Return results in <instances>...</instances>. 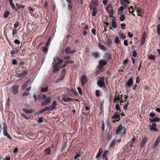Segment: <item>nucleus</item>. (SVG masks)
<instances>
[{
  "label": "nucleus",
  "mask_w": 160,
  "mask_h": 160,
  "mask_svg": "<svg viewBox=\"0 0 160 160\" xmlns=\"http://www.w3.org/2000/svg\"><path fill=\"white\" fill-rule=\"evenodd\" d=\"M59 68L57 67L56 66H53V72L54 73H55L56 72L58 71Z\"/></svg>",
  "instance_id": "nucleus-42"
},
{
  "label": "nucleus",
  "mask_w": 160,
  "mask_h": 160,
  "mask_svg": "<svg viewBox=\"0 0 160 160\" xmlns=\"http://www.w3.org/2000/svg\"><path fill=\"white\" fill-rule=\"evenodd\" d=\"M9 14V12L8 11H7L4 12L3 15V17L4 18H7Z\"/></svg>",
  "instance_id": "nucleus-36"
},
{
  "label": "nucleus",
  "mask_w": 160,
  "mask_h": 160,
  "mask_svg": "<svg viewBox=\"0 0 160 160\" xmlns=\"http://www.w3.org/2000/svg\"><path fill=\"white\" fill-rule=\"evenodd\" d=\"M71 63V64H73L74 63V62L72 60H67L65 61V63L63 65H62L61 66L60 68H64L67 65L68 63Z\"/></svg>",
  "instance_id": "nucleus-12"
},
{
  "label": "nucleus",
  "mask_w": 160,
  "mask_h": 160,
  "mask_svg": "<svg viewBox=\"0 0 160 160\" xmlns=\"http://www.w3.org/2000/svg\"><path fill=\"white\" fill-rule=\"evenodd\" d=\"M57 105V102L55 100L53 101L51 105L48 107L49 108V110L52 111V110L56 109V106Z\"/></svg>",
  "instance_id": "nucleus-6"
},
{
  "label": "nucleus",
  "mask_w": 160,
  "mask_h": 160,
  "mask_svg": "<svg viewBox=\"0 0 160 160\" xmlns=\"http://www.w3.org/2000/svg\"><path fill=\"white\" fill-rule=\"evenodd\" d=\"M147 142V138L144 137L140 142V147L141 148L143 147L146 143Z\"/></svg>",
  "instance_id": "nucleus-13"
},
{
  "label": "nucleus",
  "mask_w": 160,
  "mask_h": 160,
  "mask_svg": "<svg viewBox=\"0 0 160 160\" xmlns=\"http://www.w3.org/2000/svg\"><path fill=\"white\" fill-rule=\"evenodd\" d=\"M28 82H25L24 84L22 85V89L23 90L28 85Z\"/></svg>",
  "instance_id": "nucleus-41"
},
{
  "label": "nucleus",
  "mask_w": 160,
  "mask_h": 160,
  "mask_svg": "<svg viewBox=\"0 0 160 160\" xmlns=\"http://www.w3.org/2000/svg\"><path fill=\"white\" fill-rule=\"evenodd\" d=\"M125 18V15L122 14L120 16L119 19L121 21H123L124 20Z\"/></svg>",
  "instance_id": "nucleus-44"
},
{
  "label": "nucleus",
  "mask_w": 160,
  "mask_h": 160,
  "mask_svg": "<svg viewBox=\"0 0 160 160\" xmlns=\"http://www.w3.org/2000/svg\"><path fill=\"white\" fill-rule=\"evenodd\" d=\"M144 32L143 33L142 36L141 38V45L142 46L143 45L145 41V36L144 35Z\"/></svg>",
  "instance_id": "nucleus-22"
},
{
  "label": "nucleus",
  "mask_w": 160,
  "mask_h": 160,
  "mask_svg": "<svg viewBox=\"0 0 160 160\" xmlns=\"http://www.w3.org/2000/svg\"><path fill=\"white\" fill-rule=\"evenodd\" d=\"M48 104V103L46 101H45L41 103V105L42 106H45L47 105Z\"/></svg>",
  "instance_id": "nucleus-56"
},
{
  "label": "nucleus",
  "mask_w": 160,
  "mask_h": 160,
  "mask_svg": "<svg viewBox=\"0 0 160 160\" xmlns=\"http://www.w3.org/2000/svg\"><path fill=\"white\" fill-rule=\"evenodd\" d=\"M18 86L17 85H13L12 86V91L13 93L16 94L18 92Z\"/></svg>",
  "instance_id": "nucleus-8"
},
{
  "label": "nucleus",
  "mask_w": 160,
  "mask_h": 160,
  "mask_svg": "<svg viewBox=\"0 0 160 160\" xmlns=\"http://www.w3.org/2000/svg\"><path fill=\"white\" fill-rule=\"evenodd\" d=\"M22 111L26 114H30L33 112V111L31 109H28L26 108H23Z\"/></svg>",
  "instance_id": "nucleus-14"
},
{
  "label": "nucleus",
  "mask_w": 160,
  "mask_h": 160,
  "mask_svg": "<svg viewBox=\"0 0 160 160\" xmlns=\"http://www.w3.org/2000/svg\"><path fill=\"white\" fill-rule=\"evenodd\" d=\"M91 55L95 58H98L100 56V54L98 52H92V53Z\"/></svg>",
  "instance_id": "nucleus-21"
},
{
  "label": "nucleus",
  "mask_w": 160,
  "mask_h": 160,
  "mask_svg": "<svg viewBox=\"0 0 160 160\" xmlns=\"http://www.w3.org/2000/svg\"><path fill=\"white\" fill-rule=\"evenodd\" d=\"M22 116L25 119L28 120L29 119V118L26 116L25 114L23 113L22 114Z\"/></svg>",
  "instance_id": "nucleus-58"
},
{
  "label": "nucleus",
  "mask_w": 160,
  "mask_h": 160,
  "mask_svg": "<svg viewBox=\"0 0 160 160\" xmlns=\"http://www.w3.org/2000/svg\"><path fill=\"white\" fill-rule=\"evenodd\" d=\"M16 6L19 9L20 8H24V7L21 4H20L17 3L16 4Z\"/></svg>",
  "instance_id": "nucleus-40"
},
{
  "label": "nucleus",
  "mask_w": 160,
  "mask_h": 160,
  "mask_svg": "<svg viewBox=\"0 0 160 160\" xmlns=\"http://www.w3.org/2000/svg\"><path fill=\"white\" fill-rule=\"evenodd\" d=\"M116 143V141L115 139H113L110 142V146L112 147L114 146Z\"/></svg>",
  "instance_id": "nucleus-39"
},
{
  "label": "nucleus",
  "mask_w": 160,
  "mask_h": 160,
  "mask_svg": "<svg viewBox=\"0 0 160 160\" xmlns=\"http://www.w3.org/2000/svg\"><path fill=\"white\" fill-rule=\"evenodd\" d=\"M62 99L65 102H68L69 101H71L73 100V99L69 97H63L62 98Z\"/></svg>",
  "instance_id": "nucleus-18"
},
{
  "label": "nucleus",
  "mask_w": 160,
  "mask_h": 160,
  "mask_svg": "<svg viewBox=\"0 0 160 160\" xmlns=\"http://www.w3.org/2000/svg\"><path fill=\"white\" fill-rule=\"evenodd\" d=\"M149 121L152 123L158 122L160 121V118L157 117H155L154 118H149Z\"/></svg>",
  "instance_id": "nucleus-11"
},
{
  "label": "nucleus",
  "mask_w": 160,
  "mask_h": 160,
  "mask_svg": "<svg viewBox=\"0 0 160 160\" xmlns=\"http://www.w3.org/2000/svg\"><path fill=\"white\" fill-rule=\"evenodd\" d=\"M51 99V97H48L46 98L45 101L48 103L50 102Z\"/></svg>",
  "instance_id": "nucleus-51"
},
{
  "label": "nucleus",
  "mask_w": 160,
  "mask_h": 160,
  "mask_svg": "<svg viewBox=\"0 0 160 160\" xmlns=\"http://www.w3.org/2000/svg\"><path fill=\"white\" fill-rule=\"evenodd\" d=\"M98 45L101 50L103 51H106V48L104 45L100 44H99Z\"/></svg>",
  "instance_id": "nucleus-37"
},
{
  "label": "nucleus",
  "mask_w": 160,
  "mask_h": 160,
  "mask_svg": "<svg viewBox=\"0 0 160 160\" xmlns=\"http://www.w3.org/2000/svg\"><path fill=\"white\" fill-rule=\"evenodd\" d=\"M43 118L42 117L38 119L37 121V122L39 123H42L43 121Z\"/></svg>",
  "instance_id": "nucleus-54"
},
{
  "label": "nucleus",
  "mask_w": 160,
  "mask_h": 160,
  "mask_svg": "<svg viewBox=\"0 0 160 160\" xmlns=\"http://www.w3.org/2000/svg\"><path fill=\"white\" fill-rule=\"evenodd\" d=\"M105 58L107 60H109L111 58V55L110 53H106L105 55Z\"/></svg>",
  "instance_id": "nucleus-20"
},
{
  "label": "nucleus",
  "mask_w": 160,
  "mask_h": 160,
  "mask_svg": "<svg viewBox=\"0 0 160 160\" xmlns=\"http://www.w3.org/2000/svg\"><path fill=\"white\" fill-rule=\"evenodd\" d=\"M156 126V124L155 123H153L152 125H150L149 126L151 130L153 131V132L158 131V129L155 127Z\"/></svg>",
  "instance_id": "nucleus-10"
},
{
  "label": "nucleus",
  "mask_w": 160,
  "mask_h": 160,
  "mask_svg": "<svg viewBox=\"0 0 160 160\" xmlns=\"http://www.w3.org/2000/svg\"><path fill=\"white\" fill-rule=\"evenodd\" d=\"M115 109L117 111H119L120 112L121 111V109L120 108L119 105L118 104H117L115 107Z\"/></svg>",
  "instance_id": "nucleus-47"
},
{
  "label": "nucleus",
  "mask_w": 160,
  "mask_h": 160,
  "mask_svg": "<svg viewBox=\"0 0 160 160\" xmlns=\"http://www.w3.org/2000/svg\"><path fill=\"white\" fill-rule=\"evenodd\" d=\"M48 110H49V108L48 107H46L43 109L41 110L40 114H41L43 113L44 112H45Z\"/></svg>",
  "instance_id": "nucleus-24"
},
{
  "label": "nucleus",
  "mask_w": 160,
  "mask_h": 160,
  "mask_svg": "<svg viewBox=\"0 0 160 160\" xmlns=\"http://www.w3.org/2000/svg\"><path fill=\"white\" fill-rule=\"evenodd\" d=\"M108 152V151L107 150H106L104 151L102 156V159H104L105 158H107L106 156Z\"/></svg>",
  "instance_id": "nucleus-30"
},
{
  "label": "nucleus",
  "mask_w": 160,
  "mask_h": 160,
  "mask_svg": "<svg viewBox=\"0 0 160 160\" xmlns=\"http://www.w3.org/2000/svg\"><path fill=\"white\" fill-rule=\"evenodd\" d=\"M120 4L122 5H124L125 3H129V2L128 1V0H120Z\"/></svg>",
  "instance_id": "nucleus-29"
},
{
  "label": "nucleus",
  "mask_w": 160,
  "mask_h": 160,
  "mask_svg": "<svg viewBox=\"0 0 160 160\" xmlns=\"http://www.w3.org/2000/svg\"><path fill=\"white\" fill-rule=\"evenodd\" d=\"M148 58L149 60H152L153 61L155 60V56L153 54H151L148 56Z\"/></svg>",
  "instance_id": "nucleus-27"
},
{
  "label": "nucleus",
  "mask_w": 160,
  "mask_h": 160,
  "mask_svg": "<svg viewBox=\"0 0 160 160\" xmlns=\"http://www.w3.org/2000/svg\"><path fill=\"white\" fill-rule=\"evenodd\" d=\"M51 38H49L47 41L46 42V46H48L50 43V42H51Z\"/></svg>",
  "instance_id": "nucleus-49"
},
{
  "label": "nucleus",
  "mask_w": 160,
  "mask_h": 160,
  "mask_svg": "<svg viewBox=\"0 0 160 160\" xmlns=\"http://www.w3.org/2000/svg\"><path fill=\"white\" fill-rule=\"evenodd\" d=\"M157 30L158 35H160V24H158L157 26Z\"/></svg>",
  "instance_id": "nucleus-43"
},
{
  "label": "nucleus",
  "mask_w": 160,
  "mask_h": 160,
  "mask_svg": "<svg viewBox=\"0 0 160 160\" xmlns=\"http://www.w3.org/2000/svg\"><path fill=\"white\" fill-rule=\"evenodd\" d=\"M112 26L114 28H117V25L116 23V21L115 20H114L112 21Z\"/></svg>",
  "instance_id": "nucleus-34"
},
{
  "label": "nucleus",
  "mask_w": 160,
  "mask_h": 160,
  "mask_svg": "<svg viewBox=\"0 0 160 160\" xmlns=\"http://www.w3.org/2000/svg\"><path fill=\"white\" fill-rule=\"evenodd\" d=\"M28 8L29 9V13H30L31 12H34V10L30 6H29L28 7Z\"/></svg>",
  "instance_id": "nucleus-57"
},
{
  "label": "nucleus",
  "mask_w": 160,
  "mask_h": 160,
  "mask_svg": "<svg viewBox=\"0 0 160 160\" xmlns=\"http://www.w3.org/2000/svg\"><path fill=\"white\" fill-rule=\"evenodd\" d=\"M106 11L110 14H113V8L112 5L111 4L108 5L106 8Z\"/></svg>",
  "instance_id": "nucleus-4"
},
{
  "label": "nucleus",
  "mask_w": 160,
  "mask_h": 160,
  "mask_svg": "<svg viewBox=\"0 0 160 160\" xmlns=\"http://www.w3.org/2000/svg\"><path fill=\"white\" fill-rule=\"evenodd\" d=\"M27 74V72L26 71H24L20 73L19 76L20 77H24Z\"/></svg>",
  "instance_id": "nucleus-26"
},
{
  "label": "nucleus",
  "mask_w": 160,
  "mask_h": 160,
  "mask_svg": "<svg viewBox=\"0 0 160 160\" xmlns=\"http://www.w3.org/2000/svg\"><path fill=\"white\" fill-rule=\"evenodd\" d=\"M119 97H120L119 94H118V95H117L116 94H115V96H114V98L113 102H117V100H119Z\"/></svg>",
  "instance_id": "nucleus-28"
},
{
  "label": "nucleus",
  "mask_w": 160,
  "mask_h": 160,
  "mask_svg": "<svg viewBox=\"0 0 160 160\" xmlns=\"http://www.w3.org/2000/svg\"><path fill=\"white\" fill-rule=\"evenodd\" d=\"M3 134L6 137L8 138L10 140H12V138L10 136V135H9V134L8 132V131L3 132Z\"/></svg>",
  "instance_id": "nucleus-25"
},
{
  "label": "nucleus",
  "mask_w": 160,
  "mask_h": 160,
  "mask_svg": "<svg viewBox=\"0 0 160 160\" xmlns=\"http://www.w3.org/2000/svg\"><path fill=\"white\" fill-rule=\"evenodd\" d=\"M97 12V8H93L92 12V16H95Z\"/></svg>",
  "instance_id": "nucleus-35"
},
{
  "label": "nucleus",
  "mask_w": 160,
  "mask_h": 160,
  "mask_svg": "<svg viewBox=\"0 0 160 160\" xmlns=\"http://www.w3.org/2000/svg\"><path fill=\"white\" fill-rule=\"evenodd\" d=\"M56 60L58 61L59 63H62L63 62L62 60L60 59L58 57L57 58H53V62L52 63L53 64H54V63L56 62Z\"/></svg>",
  "instance_id": "nucleus-19"
},
{
  "label": "nucleus",
  "mask_w": 160,
  "mask_h": 160,
  "mask_svg": "<svg viewBox=\"0 0 160 160\" xmlns=\"http://www.w3.org/2000/svg\"><path fill=\"white\" fill-rule=\"evenodd\" d=\"M99 63L100 65L104 66L107 63L106 62L102 60H101L99 62Z\"/></svg>",
  "instance_id": "nucleus-50"
},
{
  "label": "nucleus",
  "mask_w": 160,
  "mask_h": 160,
  "mask_svg": "<svg viewBox=\"0 0 160 160\" xmlns=\"http://www.w3.org/2000/svg\"><path fill=\"white\" fill-rule=\"evenodd\" d=\"M48 90V87H46L45 88H41V92H47Z\"/></svg>",
  "instance_id": "nucleus-48"
},
{
  "label": "nucleus",
  "mask_w": 160,
  "mask_h": 160,
  "mask_svg": "<svg viewBox=\"0 0 160 160\" xmlns=\"http://www.w3.org/2000/svg\"><path fill=\"white\" fill-rule=\"evenodd\" d=\"M128 59L127 58L126 60H124L123 61V62H122V63L123 64L125 65L128 63Z\"/></svg>",
  "instance_id": "nucleus-64"
},
{
  "label": "nucleus",
  "mask_w": 160,
  "mask_h": 160,
  "mask_svg": "<svg viewBox=\"0 0 160 160\" xmlns=\"http://www.w3.org/2000/svg\"><path fill=\"white\" fill-rule=\"evenodd\" d=\"M118 35L120 37V38L122 39H125L126 37V36L124 35L123 33L121 32L118 33Z\"/></svg>",
  "instance_id": "nucleus-32"
},
{
  "label": "nucleus",
  "mask_w": 160,
  "mask_h": 160,
  "mask_svg": "<svg viewBox=\"0 0 160 160\" xmlns=\"http://www.w3.org/2000/svg\"><path fill=\"white\" fill-rule=\"evenodd\" d=\"M48 3L47 2L45 1L44 4V7L45 9L48 8Z\"/></svg>",
  "instance_id": "nucleus-59"
},
{
  "label": "nucleus",
  "mask_w": 160,
  "mask_h": 160,
  "mask_svg": "<svg viewBox=\"0 0 160 160\" xmlns=\"http://www.w3.org/2000/svg\"><path fill=\"white\" fill-rule=\"evenodd\" d=\"M66 73V70L64 69L62 71V73L60 75V78L57 80V82H59L60 81L62 80L64 78Z\"/></svg>",
  "instance_id": "nucleus-5"
},
{
  "label": "nucleus",
  "mask_w": 160,
  "mask_h": 160,
  "mask_svg": "<svg viewBox=\"0 0 160 160\" xmlns=\"http://www.w3.org/2000/svg\"><path fill=\"white\" fill-rule=\"evenodd\" d=\"M103 151V149L102 148H100L98 152V153L96 157V158L97 159L99 158V157H100L101 154L102 153Z\"/></svg>",
  "instance_id": "nucleus-16"
},
{
  "label": "nucleus",
  "mask_w": 160,
  "mask_h": 160,
  "mask_svg": "<svg viewBox=\"0 0 160 160\" xmlns=\"http://www.w3.org/2000/svg\"><path fill=\"white\" fill-rule=\"evenodd\" d=\"M120 116L113 115L111 116V118L112 120H115L117 122H118L120 120Z\"/></svg>",
  "instance_id": "nucleus-15"
},
{
  "label": "nucleus",
  "mask_w": 160,
  "mask_h": 160,
  "mask_svg": "<svg viewBox=\"0 0 160 160\" xmlns=\"http://www.w3.org/2000/svg\"><path fill=\"white\" fill-rule=\"evenodd\" d=\"M125 129L122 127V124H119L116 130V134H123L125 133Z\"/></svg>",
  "instance_id": "nucleus-1"
},
{
  "label": "nucleus",
  "mask_w": 160,
  "mask_h": 160,
  "mask_svg": "<svg viewBox=\"0 0 160 160\" xmlns=\"http://www.w3.org/2000/svg\"><path fill=\"white\" fill-rule=\"evenodd\" d=\"M115 42L116 43L120 44V42L119 39V38L118 37H117L115 38Z\"/></svg>",
  "instance_id": "nucleus-45"
},
{
  "label": "nucleus",
  "mask_w": 160,
  "mask_h": 160,
  "mask_svg": "<svg viewBox=\"0 0 160 160\" xmlns=\"http://www.w3.org/2000/svg\"><path fill=\"white\" fill-rule=\"evenodd\" d=\"M19 23V22L17 21L14 24V29L17 28V27H18V26Z\"/></svg>",
  "instance_id": "nucleus-55"
},
{
  "label": "nucleus",
  "mask_w": 160,
  "mask_h": 160,
  "mask_svg": "<svg viewBox=\"0 0 160 160\" xmlns=\"http://www.w3.org/2000/svg\"><path fill=\"white\" fill-rule=\"evenodd\" d=\"M160 141V136H158L156 140L155 141V143L153 144L152 146V148L153 149L155 148L159 144Z\"/></svg>",
  "instance_id": "nucleus-9"
},
{
  "label": "nucleus",
  "mask_w": 160,
  "mask_h": 160,
  "mask_svg": "<svg viewBox=\"0 0 160 160\" xmlns=\"http://www.w3.org/2000/svg\"><path fill=\"white\" fill-rule=\"evenodd\" d=\"M133 84V78L132 77H131L127 81L126 85L128 87L131 86Z\"/></svg>",
  "instance_id": "nucleus-7"
},
{
  "label": "nucleus",
  "mask_w": 160,
  "mask_h": 160,
  "mask_svg": "<svg viewBox=\"0 0 160 160\" xmlns=\"http://www.w3.org/2000/svg\"><path fill=\"white\" fill-rule=\"evenodd\" d=\"M18 51L17 50L16 51L12 50L10 51L11 54L12 55V57L13 56V55L18 53Z\"/></svg>",
  "instance_id": "nucleus-46"
},
{
  "label": "nucleus",
  "mask_w": 160,
  "mask_h": 160,
  "mask_svg": "<svg viewBox=\"0 0 160 160\" xmlns=\"http://www.w3.org/2000/svg\"><path fill=\"white\" fill-rule=\"evenodd\" d=\"M137 55V52L136 50H134L133 52L132 56L135 58L136 57Z\"/></svg>",
  "instance_id": "nucleus-62"
},
{
  "label": "nucleus",
  "mask_w": 160,
  "mask_h": 160,
  "mask_svg": "<svg viewBox=\"0 0 160 160\" xmlns=\"http://www.w3.org/2000/svg\"><path fill=\"white\" fill-rule=\"evenodd\" d=\"M80 80L81 82V84L83 86L88 81L87 77L85 75H82L80 78Z\"/></svg>",
  "instance_id": "nucleus-3"
},
{
  "label": "nucleus",
  "mask_w": 160,
  "mask_h": 160,
  "mask_svg": "<svg viewBox=\"0 0 160 160\" xmlns=\"http://www.w3.org/2000/svg\"><path fill=\"white\" fill-rule=\"evenodd\" d=\"M44 152L47 155H49L51 153V148L48 147L44 150Z\"/></svg>",
  "instance_id": "nucleus-17"
},
{
  "label": "nucleus",
  "mask_w": 160,
  "mask_h": 160,
  "mask_svg": "<svg viewBox=\"0 0 160 160\" xmlns=\"http://www.w3.org/2000/svg\"><path fill=\"white\" fill-rule=\"evenodd\" d=\"M107 42L108 46H110L112 44V42L111 39H108L107 40Z\"/></svg>",
  "instance_id": "nucleus-38"
},
{
  "label": "nucleus",
  "mask_w": 160,
  "mask_h": 160,
  "mask_svg": "<svg viewBox=\"0 0 160 160\" xmlns=\"http://www.w3.org/2000/svg\"><path fill=\"white\" fill-rule=\"evenodd\" d=\"M29 94L30 93L29 92H25L22 94V96L24 97L26 96H28Z\"/></svg>",
  "instance_id": "nucleus-61"
},
{
  "label": "nucleus",
  "mask_w": 160,
  "mask_h": 160,
  "mask_svg": "<svg viewBox=\"0 0 160 160\" xmlns=\"http://www.w3.org/2000/svg\"><path fill=\"white\" fill-rule=\"evenodd\" d=\"M3 132H5L7 131V125L6 124L5 122H3Z\"/></svg>",
  "instance_id": "nucleus-33"
},
{
  "label": "nucleus",
  "mask_w": 160,
  "mask_h": 160,
  "mask_svg": "<svg viewBox=\"0 0 160 160\" xmlns=\"http://www.w3.org/2000/svg\"><path fill=\"white\" fill-rule=\"evenodd\" d=\"M121 28L122 29H125L126 26V24L124 23H122L121 24Z\"/></svg>",
  "instance_id": "nucleus-60"
},
{
  "label": "nucleus",
  "mask_w": 160,
  "mask_h": 160,
  "mask_svg": "<svg viewBox=\"0 0 160 160\" xmlns=\"http://www.w3.org/2000/svg\"><path fill=\"white\" fill-rule=\"evenodd\" d=\"M71 49V48L69 47H68L66 48L65 50V52L66 53H69V50Z\"/></svg>",
  "instance_id": "nucleus-52"
},
{
  "label": "nucleus",
  "mask_w": 160,
  "mask_h": 160,
  "mask_svg": "<svg viewBox=\"0 0 160 160\" xmlns=\"http://www.w3.org/2000/svg\"><path fill=\"white\" fill-rule=\"evenodd\" d=\"M11 7L12 9L14 10L16 7L12 2V0H9Z\"/></svg>",
  "instance_id": "nucleus-23"
},
{
  "label": "nucleus",
  "mask_w": 160,
  "mask_h": 160,
  "mask_svg": "<svg viewBox=\"0 0 160 160\" xmlns=\"http://www.w3.org/2000/svg\"><path fill=\"white\" fill-rule=\"evenodd\" d=\"M42 51L46 54L48 52V49L47 46L42 47Z\"/></svg>",
  "instance_id": "nucleus-31"
},
{
  "label": "nucleus",
  "mask_w": 160,
  "mask_h": 160,
  "mask_svg": "<svg viewBox=\"0 0 160 160\" xmlns=\"http://www.w3.org/2000/svg\"><path fill=\"white\" fill-rule=\"evenodd\" d=\"M97 84L100 88H105L106 85L104 82V78H100L97 81Z\"/></svg>",
  "instance_id": "nucleus-2"
},
{
  "label": "nucleus",
  "mask_w": 160,
  "mask_h": 160,
  "mask_svg": "<svg viewBox=\"0 0 160 160\" xmlns=\"http://www.w3.org/2000/svg\"><path fill=\"white\" fill-rule=\"evenodd\" d=\"M12 35L14 36L15 35L17 34V30L16 29H13L12 30Z\"/></svg>",
  "instance_id": "nucleus-53"
},
{
  "label": "nucleus",
  "mask_w": 160,
  "mask_h": 160,
  "mask_svg": "<svg viewBox=\"0 0 160 160\" xmlns=\"http://www.w3.org/2000/svg\"><path fill=\"white\" fill-rule=\"evenodd\" d=\"M118 10L119 11L121 12H122L124 10V7L122 6H120Z\"/></svg>",
  "instance_id": "nucleus-63"
}]
</instances>
